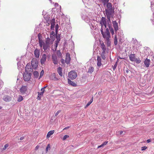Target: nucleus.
Returning <instances> with one entry per match:
<instances>
[{
    "label": "nucleus",
    "instance_id": "nucleus-1",
    "mask_svg": "<svg viewBox=\"0 0 154 154\" xmlns=\"http://www.w3.org/2000/svg\"><path fill=\"white\" fill-rule=\"evenodd\" d=\"M100 31L103 38L106 39L107 44H109L110 43L109 38L111 37L109 29L107 28L106 32H104L103 29L101 28Z\"/></svg>",
    "mask_w": 154,
    "mask_h": 154
},
{
    "label": "nucleus",
    "instance_id": "nucleus-2",
    "mask_svg": "<svg viewBox=\"0 0 154 154\" xmlns=\"http://www.w3.org/2000/svg\"><path fill=\"white\" fill-rule=\"evenodd\" d=\"M77 76L76 72L72 70L69 72V78L71 79H75L77 77Z\"/></svg>",
    "mask_w": 154,
    "mask_h": 154
},
{
    "label": "nucleus",
    "instance_id": "nucleus-3",
    "mask_svg": "<svg viewBox=\"0 0 154 154\" xmlns=\"http://www.w3.org/2000/svg\"><path fill=\"white\" fill-rule=\"evenodd\" d=\"M24 80L25 81H28L31 78V73L25 72L23 75Z\"/></svg>",
    "mask_w": 154,
    "mask_h": 154
},
{
    "label": "nucleus",
    "instance_id": "nucleus-4",
    "mask_svg": "<svg viewBox=\"0 0 154 154\" xmlns=\"http://www.w3.org/2000/svg\"><path fill=\"white\" fill-rule=\"evenodd\" d=\"M31 64L33 69H36L38 66L37 60L35 58H33L31 61Z\"/></svg>",
    "mask_w": 154,
    "mask_h": 154
},
{
    "label": "nucleus",
    "instance_id": "nucleus-5",
    "mask_svg": "<svg viewBox=\"0 0 154 154\" xmlns=\"http://www.w3.org/2000/svg\"><path fill=\"white\" fill-rule=\"evenodd\" d=\"M113 10L112 9H107L106 10V14L108 19L110 20V16L112 14Z\"/></svg>",
    "mask_w": 154,
    "mask_h": 154
},
{
    "label": "nucleus",
    "instance_id": "nucleus-6",
    "mask_svg": "<svg viewBox=\"0 0 154 154\" xmlns=\"http://www.w3.org/2000/svg\"><path fill=\"white\" fill-rule=\"evenodd\" d=\"M25 69V72L31 73L32 72V69L31 67L30 64L29 63H27Z\"/></svg>",
    "mask_w": 154,
    "mask_h": 154
},
{
    "label": "nucleus",
    "instance_id": "nucleus-7",
    "mask_svg": "<svg viewBox=\"0 0 154 154\" xmlns=\"http://www.w3.org/2000/svg\"><path fill=\"white\" fill-rule=\"evenodd\" d=\"M38 43L41 48H42L43 46V44L45 43L42 40L41 37L40 36V34L38 35Z\"/></svg>",
    "mask_w": 154,
    "mask_h": 154
},
{
    "label": "nucleus",
    "instance_id": "nucleus-8",
    "mask_svg": "<svg viewBox=\"0 0 154 154\" xmlns=\"http://www.w3.org/2000/svg\"><path fill=\"white\" fill-rule=\"evenodd\" d=\"M27 90V87L25 86H22L20 89V92L22 94H25Z\"/></svg>",
    "mask_w": 154,
    "mask_h": 154
},
{
    "label": "nucleus",
    "instance_id": "nucleus-9",
    "mask_svg": "<svg viewBox=\"0 0 154 154\" xmlns=\"http://www.w3.org/2000/svg\"><path fill=\"white\" fill-rule=\"evenodd\" d=\"M71 60V58L70 57V54L67 53L66 54V57L65 58V62L67 64H68L69 63Z\"/></svg>",
    "mask_w": 154,
    "mask_h": 154
},
{
    "label": "nucleus",
    "instance_id": "nucleus-10",
    "mask_svg": "<svg viewBox=\"0 0 154 154\" xmlns=\"http://www.w3.org/2000/svg\"><path fill=\"white\" fill-rule=\"evenodd\" d=\"M46 55L45 54H43L40 60L41 63L43 65L45 63L46 61Z\"/></svg>",
    "mask_w": 154,
    "mask_h": 154
},
{
    "label": "nucleus",
    "instance_id": "nucleus-11",
    "mask_svg": "<svg viewBox=\"0 0 154 154\" xmlns=\"http://www.w3.org/2000/svg\"><path fill=\"white\" fill-rule=\"evenodd\" d=\"M112 24L115 31H117L119 29L118 23L116 21H112Z\"/></svg>",
    "mask_w": 154,
    "mask_h": 154
},
{
    "label": "nucleus",
    "instance_id": "nucleus-12",
    "mask_svg": "<svg viewBox=\"0 0 154 154\" xmlns=\"http://www.w3.org/2000/svg\"><path fill=\"white\" fill-rule=\"evenodd\" d=\"M106 21L105 18L104 17H102L101 18V20L100 21V23L101 26V28L103 29V25L106 23Z\"/></svg>",
    "mask_w": 154,
    "mask_h": 154
},
{
    "label": "nucleus",
    "instance_id": "nucleus-13",
    "mask_svg": "<svg viewBox=\"0 0 154 154\" xmlns=\"http://www.w3.org/2000/svg\"><path fill=\"white\" fill-rule=\"evenodd\" d=\"M40 52L39 50L36 49H35L34 52V54L35 57L36 58H38L40 56Z\"/></svg>",
    "mask_w": 154,
    "mask_h": 154
},
{
    "label": "nucleus",
    "instance_id": "nucleus-14",
    "mask_svg": "<svg viewBox=\"0 0 154 154\" xmlns=\"http://www.w3.org/2000/svg\"><path fill=\"white\" fill-rule=\"evenodd\" d=\"M52 58L53 63L55 64H57L58 63L57 57L55 55H53L52 56Z\"/></svg>",
    "mask_w": 154,
    "mask_h": 154
},
{
    "label": "nucleus",
    "instance_id": "nucleus-15",
    "mask_svg": "<svg viewBox=\"0 0 154 154\" xmlns=\"http://www.w3.org/2000/svg\"><path fill=\"white\" fill-rule=\"evenodd\" d=\"M97 66L100 67L102 65V64L101 63V58L100 56H97Z\"/></svg>",
    "mask_w": 154,
    "mask_h": 154
},
{
    "label": "nucleus",
    "instance_id": "nucleus-16",
    "mask_svg": "<svg viewBox=\"0 0 154 154\" xmlns=\"http://www.w3.org/2000/svg\"><path fill=\"white\" fill-rule=\"evenodd\" d=\"M41 92H38V95L37 99L38 100H40L41 98V97H40V95H43V93L45 91V89L43 88L41 89Z\"/></svg>",
    "mask_w": 154,
    "mask_h": 154
},
{
    "label": "nucleus",
    "instance_id": "nucleus-17",
    "mask_svg": "<svg viewBox=\"0 0 154 154\" xmlns=\"http://www.w3.org/2000/svg\"><path fill=\"white\" fill-rule=\"evenodd\" d=\"M129 57L130 60L131 61H134L135 60L136 58V57L134 54H131L129 56Z\"/></svg>",
    "mask_w": 154,
    "mask_h": 154
},
{
    "label": "nucleus",
    "instance_id": "nucleus-18",
    "mask_svg": "<svg viewBox=\"0 0 154 154\" xmlns=\"http://www.w3.org/2000/svg\"><path fill=\"white\" fill-rule=\"evenodd\" d=\"M150 60L149 59H148L146 58L144 60V63L146 67H149L150 65Z\"/></svg>",
    "mask_w": 154,
    "mask_h": 154
},
{
    "label": "nucleus",
    "instance_id": "nucleus-19",
    "mask_svg": "<svg viewBox=\"0 0 154 154\" xmlns=\"http://www.w3.org/2000/svg\"><path fill=\"white\" fill-rule=\"evenodd\" d=\"M57 72L60 76H62L63 73L62 72V68L61 67H59L57 68Z\"/></svg>",
    "mask_w": 154,
    "mask_h": 154
},
{
    "label": "nucleus",
    "instance_id": "nucleus-20",
    "mask_svg": "<svg viewBox=\"0 0 154 154\" xmlns=\"http://www.w3.org/2000/svg\"><path fill=\"white\" fill-rule=\"evenodd\" d=\"M68 84L73 86L75 87L76 86V85L75 83L74 82H73L71 81L69 79H68Z\"/></svg>",
    "mask_w": 154,
    "mask_h": 154
},
{
    "label": "nucleus",
    "instance_id": "nucleus-21",
    "mask_svg": "<svg viewBox=\"0 0 154 154\" xmlns=\"http://www.w3.org/2000/svg\"><path fill=\"white\" fill-rule=\"evenodd\" d=\"M101 48L102 50V52H106V47L103 42L101 44Z\"/></svg>",
    "mask_w": 154,
    "mask_h": 154
},
{
    "label": "nucleus",
    "instance_id": "nucleus-22",
    "mask_svg": "<svg viewBox=\"0 0 154 154\" xmlns=\"http://www.w3.org/2000/svg\"><path fill=\"white\" fill-rule=\"evenodd\" d=\"M54 130H52L48 132L47 135V138H49L51 136L54 134Z\"/></svg>",
    "mask_w": 154,
    "mask_h": 154
},
{
    "label": "nucleus",
    "instance_id": "nucleus-23",
    "mask_svg": "<svg viewBox=\"0 0 154 154\" xmlns=\"http://www.w3.org/2000/svg\"><path fill=\"white\" fill-rule=\"evenodd\" d=\"M49 45L45 43L43 44V49H44V51H47V49L49 47Z\"/></svg>",
    "mask_w": 154,
    "mask_h": 154
},
{
    "label": "nucleus",
    "instance_id": "nucleus-24",
    "mask_svg": "<svg viewBox=\"0 0 154 154\" xmlns=\"http://www.w3.org/2000/svg\"><path fill=\"white\" fill-rule=\"evenodd\" d=\"M94 70V68L93 66H90L88 70V72L91 73Z\"/></svg>",
    "mask_w": 154,
    "mask_h": 154
},
{
    "label": "nucleus",
    "instance_id": "nucleus-25",
    "mask_svg": "<svg viewBox=\"0 0 154 154\" xmlns=\"http://www.w3.org/2000/svg\"><path fill=\"white\" fill-rule=\"evenodd\" d=\"M10 98L8 96H5L3 97V100L5 101H10Z\"/></svg>",
    "mask_w": 154,
    "mask_h": 154
},
{
    "label": "nucleus",
    "instance_id": "nucleus-26",
    "mask_svg": "<svg viewBox=\"0 0 154 154\" xmlns=\"http://www.w3.org/2000/svg\"><path fill=\"white\" fill-rule=\"evenodd\" d=\"M93 97H92L90 101L85 106V108H86L88 107L93 101Z\"/></svg>",
    "mask_w": 154,
    "mask_h": 154
},
{
    "label": "nucleus",
    "instance_id": "nucleus-27",
    "mask_svg": "<svg viewBox=\"0 0 154 154\" xmlns=\"http://www.w3.org/2000/svg\"><path fill=\"white\" fill-rule=\"evenodd\" d=\"M55 19H53L52 20V22L51 23V29H54V27L55 24H54Z\"/></svg>",
    "mask_w": 154,
    "mask_h": 154
},
{
    "label": "nucleus",
    "instance_id": "nucleus-28",
    "mask_svg": "<svg viewBox=\"0 0 154 154\" xmlns=\"http://www.w3.org/2000/svg\"><path fill=\"white\" fill-rule=\"evenodd\" d=\"M107 9H112V5L111 3L110 2L107 3Z\"/></svg>",
    "mask_w": 154,
    "mask_h": 154
},
{
    "label": "nucleus",
    "instance_id": "nucleus-29",
    "mask_svg": "<svg viewBox=\"0 0 154 154\" xmlns=\"http://www.w3.org/2000/svg\"><path fill=\"white\" fill-rule=\"evenodd\" d=\"M105 53L106 52H102L101 54V57L102 59L103 60H105L106 58V57L105 55Z\"/></svg>",
    "mask_w": 154,
    "mask_h": 154
},
{
    "label": "nucleus",
    "instance_id": "nucleus-30",
    "mask_svg": "<svg viewBox=\"0 0 154 154\" xmlns=\"http://www.w3.org/2000/svg\"><path fill=\"white\" fill-rule=\"evenodd\" d=\"M23 98L22 96L19 95L17 99V101L19 102H20L23 100Z\"/></svg>",
    "mask_w": 154,
    "mask_h": 154
},
{
    "label": "nucleus",
    "instance_id": "nucleus-31",
    "mask_svg": "<svg viewBox=\"0 0 154 154\" xmlns=\"http://www.w3.org/2000/svg\"><path fill=\"white\" fill-rule=\"evenodd\" d=\"M50 39L49 38H47L46 39L45 43L50 45Z\"/></svg>",
    "mask_w": 154,
    "mask_h": 154
},
{
    "label": "nucleus",
    "instance_id": "nucleus-32",
    "mask_svg": "<svg viewBox=\"0 0 154 154\" xmlns=\"http://www.w3.org/2000/svg\"><path fill=\"white\" fill-rule=\"evenodd\" d=\"M33 75L35 78H37L38 76V73L37 71H35L33 72Z\"/></svg>",
    "mask_w": 154,
    "mask_h": 154
},
{
    "label": "nucleus",
    "instance_id": "nucleus-33",
    "mask_svg": "<svg viewBox=\"0 0 154 154\" xmlns=\"http://www.w3.org/2000/svg\"><path fill=\"white\" fill-rule=\"evenodd\" d=\"M114 43L115 45H116L118 43L117 38V36L115 35L114 37Z\"/></svg>",
    "mask_w": 154,
    "mask_h": 154
},
{
    "label": "nucleus",
    "instance_id": "nucleus-34",
    "mask_svg": "<svg viewBox=\"0 0 154 154\" xmlns=\"http://www.w3.org/2000/svg\"><path fill=\"white\" fill-rule=\"evenodd\" d=\"M134 62H136L137 63H140L141 62V61L139 58H136L135 61Z\"/></svg>",
    "mask_w": 154,
    "mask_h": 154
},
{
    "label": "nucleus",
    "instance_id": "nucleus-35",
    "mask_svg": "<svg viewBox=\"0 0 154 154\" xmlns=\"http://www.w3.org/2000/svg\"><path fill=\"white\" fill-rule=\"evenodd\" d=\"M50 148L51 146L50 144H48L46 149V152H47L48 151V149H50Z\"/></svg>",
    "mask_w": 154,
    "mask_h": 154
},
{
    "label": "nucleus",
    "instance_id": "nucleus-36",
    "mask_svg": "<svg viewBox=\"0 0 154 154\" xmlns=\"http://www.w3.org/2000/svg\"><path fill=\"white\" fill-rule=\"evenodd\" d=\"M104 4L107 3L109 2V0H100Z\"/></svg>",
    "mask_w": 154,
    "mask_h": 154
},
{
    "label": "nucleus",
    "instance_id": "nucleus-37",
    "mask_svg": "<svg viewBox=\"0 0 154 154\" xmlns=\"http://www.w3.org/2000/svg\"><path fill=\"white\" fill-rule=\"evenodd\" d=\"M109 28L110 32L112 35H113L114 33V31L112 27H109Z\"/></svg>",
    "mask_w": 154,
    "mask_h": 154
},
{
    "label": "nucleus",
    "instance_id": "nucleus-38",
    "mask_svg": "<svg viewBox=\"0 0 154 154\" xmlns=\"http://www.w3.org/2000/svg\"><path fill=\"white\" fill-rule=\"evenodd\" d=\"M53 36L54 37H55V33L54 32L52 31L51 33L50 37L51 38Z\"/></svg>",
    "mask_w": 154,
    "mask_h": 154
},
{
    "label": "nucleus",
    "instance_id": "nucleus-39",
    "mask_svg": "<svg viewBox=\"0 0 154 154\" xmlns=\"http://www.w3.org/2000/svg\"><path fill=\"white\" fill-rule=\"evenodd\" d=\"M8 144H6L4 146V147H3L2 148V150H5L7 149V147H8Z\"/></svg>",
    "mask_w": 154,
    "mask_h": 154
},
{
    "label": "nucleus",
    "instance_id": "nucleus-40",
    "mask_svg": "<svg viewBox=\"0 0 154 154\" xmlns=\"http://www.w3.org/2000/svg\"><path fill=\"white\" fill-rule=\"evenodd\" d=\"M69 135H65L63 137V140H65L67 138H69Z\"/></svg>",
    "mask_w": 154,
    "mask_h": 154
},
{
    "label": "nucleus",
    "instance_id": "nucleus-41",
    "mask_svg": "<svg viewBox=\"0 0 154 154\" xmlns=\"http://www.w3.org/2000/svg\"><path fill=\"white\" fill-rule=\"evenodd\" d=\"M44 73V71L43 70H42L40 72V78H41L42 77Z\"/></svg>",
    "mask_w": 154,
    "mask_h": 154
},
{
    "label": "nucleus",
    "instance_id": "nucleus-42",
    "mask_svg": "<svg viewBox=\"0 0 154 154\" xmlns=\"http://www.w3.org/2000/svg\"><path fill=\"white\" fill-rule=\"evenodd\" d=\"M57 54L59 56H61V54L60 53V50H58L57 52Z\"/></svg>",
    "mask_w": 154,
    "mask_h": 154
},
{
    "label": "nucleus",
    "instance_id": "nucleus-43",
    "mask_svg": "<svg viewBox=\"0 0 154 154\" xmlns=\"http://www.w3.org/2000/svg\"><path fill=\"white\" fill-rule=\"evenodd\" d=\"M61 112V110H59L57 112L55 113V116H57L59 114V113L60 112Z\"/></svg>",
    "mask_w": 154,
    "mask_h": 154
},
{
    "label": "nucleus",
    "instance_id": "nucleus-44",
    "mask_svg": "<svg viewBox=\"0 0 154 154\" xmlns=\"http://www.w3.org/2000/svg\"><path fill=\"white\" fill-rule=\"evenodd\" d=\"M147 148V147L146 146H143L141 147V150H145Z\"/></svg>",
    "mask_w": 154,
    "mask_h": 154
},
{
    "label": "nucleus",
    "instance_id": "nucleus-45",
    "mask_svg": "<svg viewBox=\"0 0 154 154\" xmlns=\"http://www.w3.org/2000/svg\"><path fill=\"white\" fill-rule=\"evenodd\" d=\"M108 143V141H105L103 143H102V144L103 145V146H104L106 145Z\"/></svg>",
    "mask_w": 154,
    "mask_h": 154
},
{
    "label": "nucleus",
    "instance_id": "nucleus-46",
    "mask_svg": "<svg viewBox=\"0 0 154 154\" xmlns=\"http://www.w3.org/2000/svg\"><path fill=\"white\" fill-rule=\"evenodd\" d=\"M52 75L54 77V79H57V78H56V77H55V76H56V75H55V73H53Z\"/></svg>",
    "mask_w": 154,
    "mask_h": 154
},
{
    "label": "nucleus",
    "instance_id": "nucleus-47",
    "mask_svg": "<svg viewBox=\"0 0 154 154\" xmlns=\"http://www.w3.org/2000/svg\"><path fill=\"white\" fill-rule=\"evenodd\" d=\"M39 146H38V145H37L35 147V150H37V149H38V148H39Z\"/></svg>",
    "mask_w": 154,
    "mask_h": 154
},
{
    "label": "nucleus",
    "instance_id": "nucleus-48",
    "mask_svg": "<svg viewBox=\"0 0 154 154\" xmlns=\"http://www.w3.org/2000/svg\"><path fill=\"white\" fill-rule=\"evenodd\" d=\"M106 24H105L104 25H103V28H106Z\"/></svg>",
    "mask_w": 154,
    "mask_h": 154
},
{
    "label": "nucleus",
    "instance_id": "nucleus-49",
    "mask_svg": "<svg viewBox=\"0 0 154 154\" xmlns=\"http://www.w3.org/2000/svg\"><path fill=\"white\" fill-rule=\"evenodd\" d=\"M146 142L147 143H149L151 142V140L150 139H148L146 140Z\"/></svg>",
    "mask_w": 154,
    "mask_h": 154
},
{
    "label": "nucleus",
    "instance_id": "nucleus-50",
    "mask_svg": "<svg viewBox=\"0 0 154 154\" xmlns=\"http://www.w3.org/2000/svg\"><path fill=\"white\" fill-rule=\"evenodd\" d=\"M103 146L102 145V144L101 145L98 146L97 147V148H99L101 147H103Z\"/></svg>",
    "mask_w": 154,
    "mask_h": 154
},
{
    "label": "nucleus",
    "instance_id": "nucleus-51",
    "mask_svg": "<svg viewBox=\"0 0 154 154\" xmlns=\"http://www.w3.org/2000/svg\"><path fill=\"white\" fill-rule=\"evenodd\" d=\"M57 44L56 43V45H55V50L54 51H56V49H57Z\"/></svg>",
    "mask_w": 154,
    "mask_h": 154
},
{
    "label": "nucleus",
    "instance_id": "nucleus-52",
    "mask_svg": "<svg viewBox=\"0 0 154 154\" xmlns=\"http://www.w3.org/2000/svg\"><path fill=\"white\" fill-rule=\"evenodd\" d=\"M24 139V137H22L20 138V140H22Z\"/></svg>",
    "mask_w": 154,
    "mask_h": 154
},
{
    "label": "nucleus",
    "instance_id": "nucleus-53",
    "mask_svg": "<svg viewBox=\"0 0 154 154\" xmlns=\"http://www.w3.org/2000/svg\"><path fill=\"white\" fill-rule=\"evenodd\" d=\"M69 127H66V128H65L63 130H65V129H66L68 128H69Z\"/></svg>",
    "mask_w": 154,
    "mask_h": 154
},
{
    "label": "nucleus",
    "instance_id": "nucleus-54",
    "mask_svg": "<svg viewBox=\"0 0 154 154\" xmlns=\"http://www.w3.org/2000/svg\"><path fill=\"white\" fill-rule=\"evenodd\" d=\"M61 62H62V63H63L64 62V60H63H63H62V61H61Z\"/></svg>",
    "mask_w": 154,
    "mask_h": 154
},
{
    "label": "nucleus",
    "instance_id": "nucleus-55",
    "mask_svg": "<svg viewBox=\"0 0 154 154\" xmlns=\"http://www.w3.org/2000/svg\"><path fill=\"white\" fill-rule=\"evenodd\" d=\"M123 132V131H121L120 132V134H122Z\"/></svg>",
    "mask_w": 154,
    "mask_h": 154
},
{
    "label": "nucleus",
    "instance_id": "nucleus-56",
    "mask_svg": "<svg viewBox=\"0 0 154 154\" xmlns=\"http://www.w3.org/2000/svg\"><path fill=\"white\" fill-rule=\"evenodd\" d=\"M47 86H45L44 87H43V88L45 89Z\"/></svg>",
    "mask_w": 154,
    "mask_h": 154
},
{
    "label": "nucleus",
    "instance_id": "nucleus-57",
    "mask_svg": "<svg viewBox=\"0 0 154 154\" xmlns=\"http://www.w3.org/2000/svg\"><path fill=\"white\" fill-rule=\"evenodd\" d=\"M118 58L119 59H123V58H122L120 56H119L118 57Z\"/></svg>",
    "mask_w": 154,
    "mask_h": 154
},
{
    "label": "nucleus",
    "instance_id": "nucleus-58",
    "mask_svg": "<svg viewBox=\"0 0 154 154\" xmlns=\"http://www.w3.org/2000/svg\"><path fill=\"white\" fill-rule=\"evenodd\" d=\"M2 108V107L0 106V109Z\"/></svg>",
    "mask_w": 154,
    "mask_h": 154
},
{
    "label": "nucleus",
    "instance_id": "nucleus-59",
    "mask_svg": "<svg viewBox=\"0 0 154 154\" xmlns=\"http://www.w3.org/2000/svg\"><path fill=\"white\" fill-rule=\"evenodd\" d=\"M115 66H117V65H115Z\"/></svg>",
    "mask_w": 154,
    "mask_h": 154
},
{
    "label": "nucleus",
    "instance_id": "nucleus-60",
    "mask_svg": "<svg viewBox=\"0 0 154 154\" xmlns=\"http://www.w3.org/2000/svg\"><path fill=\"white\" fill-rule=\"evenodd\" d=\"M115 66H117V65H115Z\"/></svg>",
    "mask_w": 154,
    "mask_h": 154
},
{
    "label": "nucleus",
    "instance_id": "nucleus-61",
    "mask_svg": "<svg viewBox=\"0 0 154 154\" xmlns=\"http://www.w3.org/2000/svg\"><path fill=\"white\" fill-rule=\"evenodd\" d=\"M115 66H117V65H115Z\"/></svg>",
    "mask_w": 154,
    "mask_h": 154
},
{
    "label": "nucleus",
    "instance_id": "nucleus-62",
    "mask_svg": "<svg viewBox=\"0 0 154 154\" xmlns=\"http://www.w3.org/2000/svg\"><path fill=\"white\" fill-rule=\"evenodd\" d=\"M41 96H42V95H40V97H41Z\"/></svg>",
    "mask_w": 154,
    "mask_h": 154
},
{
    "label": "nucleus",
    "instance_id": "nucleus-63",
    "mask_svg": "<svg viewBox=\"0 0 154 154\" xmlns=\"http://www.w3.org/2000/svg\"><path fill=\"white\" fill-rule=\"evenodd\" d=\"M57 27L56 26V28H57Z\"/></svg>",
    "mask_w": 154,
    "mask_h": 154
},
{
    "label": "nucleus",
    "instance_id": "nucleus-64",
    "mask_svg": "<svg viewBox=\"0 0 154 154\" xmlns=\"http://www.w3.org/2000/svg\"><path fill=\"white\" fill-rule=\"evenodd\" d=\"M57 27L56 26V28H57Z\"/></svg>",
    "mask_w": 154,
    "mask_h": 154
}]
</instances>
